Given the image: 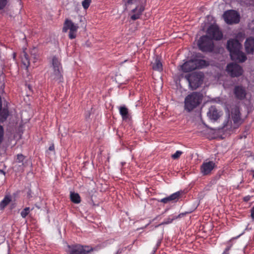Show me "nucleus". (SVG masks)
I'll use <instances>...</instances> for the list:
<instances>
[{"label": "nucleus", "instance_id": "nucleus-1", "mask_svg": "<svg viewBox=\"0 0 254 254\" xmlns=\"http://www.w3.org/2000/svg\"><path fill=\"white\" fill-rule=\"evenodd\" d=\"M227 48L230 52L231 58L233 61L244 62L247 57L242 51V45L237 39H230L228 41Z\"/></svg>", "mask_w": 254, "mask_h": 254}, {"label": "nucleus", "instance_id": "nucleus-2", "mask_svg": "<svg viewBox=\"0 0 254 254\" xmlns=\"http://www.w3.org/2000/svg\"><path fill=\"white\" fill-rule=\"evenodd\" d=\"M203 99L202 94L193 92L188 95L185 99V109L190 112L200 104Z\"/></svg>", "mask_w": 254, "mask_h": 254}, {"label": "nucleus", "instance_id": "nucleus-3", "mask_svg": "<svg viewBox=\"0 0 254 254\" xmlns=\"http://www.w3.org/2000/svg\"><path fill=\"white\" fill-rule=\"evenodd\" d=\"M189 83V85L192 90H195L202 83L204 75L201 72H192L185 76Z\"/></svg>", "mask_w": 254, "mask_h": 254}, {"label": "nucleus", "instance_id": "nucleus-4", "mask_svg": "<svg viewBox=\"0 0 254 254\" xmlns=\"http://www.w3.org/2000/svg\"><path fill=\"white\" fill-rule=\"evenodd\" d=\"M52 65L53 72L51 74L52 78L59 82H62L63 68L60 61L56 57H54L52 59Z\"/></svg>", "mask_w": 254, "mask_h": 254}, {"label": "nucleus", "instance_id": "nucleus-5", "mask_svg": "<svg viewBox=\"0 0 254 254\" xmlns=\"http://www.w3.org/2000/svg\"><path fill=\"white\" fill-rule=\"evenodd\" d=\"M68 254H88L93 251V248L86 245L80 244L68 245Z\"/></svg>", "mask_w": 254, "mask_h": 254}, {"label": "nucleus", "instance_id": "nucleus-6", "mask_svg": "<svg viewBox=\"0 0 254 254\" xmlns=\"http://www.w3.org/2000/svg\"><path fill=\"white\" fill-rule=\"evenodd\" d=\"M197 45L199 49L203 52H211L214 49V44L212 40L206 35L200 38Z\"/></svg>", "mask_w": 254, "mask_h": 254}, {"label": "nucleus", "instance_id": "nucleus-7", "mask_svg": "<svg viewBox=\"0 0 254 254\" xmlns=\"http://www.w3.org/2000/svg\"><path fill=\"white\" fill-rule=\"evenodd\" d=\"M78 28L77 24H74L71 20L66 19L64 24L63 31L66 32L69 30V38L73 39L76 37V32Z\"/></svg>", "mask_w": 254, "mask_h": 254}, {"label": "nucleus", "instance_id": "nucleus-8", "mask_svg": "<svg viewBox=\"0 0 254 254\" xmlns=\"http://www.w3.org/2000/svg\"><path fill=\"white\" fill-rule=\"evenodd\" d=\"M225 21L228 24H237L240 22V15L234 10H229L223 14Z\"/></svg>", "mask_w": 254, "mask_h": 254}, {"label": "nucleus", "instance_id": "nucleus-9", "mask_svg": "<svg viewBox=\"0 0 254 254\" xmlns=\"http://www.w3.org/2000/svg\"><path fill=\"white\" fill-rule=\"evenodd\" d=\"M226 70L232 77H239L243 72V68L240 65L233 63L227 64Z\"/></svg>", "mask_w": 254, "mask_h": 254}, {"label": "nucleus", "instance_id": "nucleus-10", "mask_svg": "<svg viewBox=\"0 0 254 254\" xmlns=\"http://www.w3.org/2000/svg\"><path fill=\"white\" fill-rule=\"evenodd\" d=\"M207 36L212 40H220L222 38L223 34L216 25H211L207 30Z\"/></svg>", "mask_w": 254, "mask_h": 254}, {"label": "nucleus", "instance_id": "nucleus-11", "mask_svg": "<svg viewBox=\"0 0 254 254\" xmlns=\"http://www.w3.org/2000/svg\"><path fill=\"white\" fill-rule=\"evenodd\" d=\"M207 117L213 121H217L222 115V113L219 111L215 106H211L207 113Z\"/></svg>", "mask_w": 254, "mask_h": 254}, {"label": "nucleus", "instance_id": "nucleus-12", "mask_svg": "<svg viewBox=\"0 0 254 254\" xmlns=\"http://www.w3.org/2000/svg\"><path fill=\"white\" fill-rule=\"evenodd\" d=\"M233 93L237 99L242 100L244 99L247 95L246 90L243 86L237 85L234 87Z\"/></svg>", "mask_w": 254, "mask_h": 254}, {"label": "nucleus", "instance_id": "nucleus-13", "mask_svg": "<svg viewBox=\"0 0 254 254\" xmlns=\"http://www.w3.org/2000/svg\"><path fill=\"white\" fill-rule=\"evenodd\" d=\"M182 69L185 72H190L197 68L194 60H190L185 63L182 66Z\"/></svg>", "mask_w": 254, "mask_h": 254}, {"label": "nucleus", "instance_id": "nucleus-14", "mask_svg": "<svg viewBox=\"0 0 254 254\" xmlns=\"http://www.w3.org/2000/svg\"><path fill=\"white\" fill-rule=\"evenodd\" d=\"M232 118L234 124L240 125L243 123V121L240 116V112L238 107H235L231 111Z\"/></svg>", "mask_w": 254, "mask_h": 254}, {"label": "nucleus", "instance_id": "nucleus-15", "mask_svg": "<svg viewBox=\"0 0 254 254\" xmlns=\"http://www.w3.org/2000/svg\"><path fill=\"white\" fill-rule=\"evenodd\" d=\"M215 167V164L213 161L204 162L201 166V171L204 175H208Z\"/></svg>", "mask_w": 254, "mask_h": 254}, {"label": "nucleus", "instance_id": "nucleus-16", "mask_svg": "<svg viewBox=\"0 0 254 254\" xmlns=\"http://www.w3.org/2000/svg\"><path fill=\"white\" fill-rule=\"evenodd\" d=\"M182 193V191H177V192L171 194L170 196H169L168 197L162 198L160 200V202L164 203H167L170 201L176 202L178 200V199L180 198Z\"/></svg>", "mask_w": 254, "mask_h": 254}, {"label": "nucleus", "instance_id": "nucleus-17", "mask_svg": "<svg viewBox=\"0 0 254 254\" xmlns=\"http://www.w3.org/2000/svg\"><path fill=\"white\" fill-rule=\"evenodd\" d=\"M245 47L248 54H253L254 52V37L248 38L245 42Z\"/></svg>", "mask_w": 254, "mask_h": 254}, {"label": "nucleus", "instance_id": "nucleus-18", "mask_svg": "<svg viewBox=\"0 0 254 254\" xmlns=\"http://www.w3.org/2000/svg\"><path fill=\"white\" fill-rule=\"evenodd\" d=\"M144 10V6L143 5H140L136 6L134 9L131 10L134 14L131 16L130 18L132 20H135L139 19Z\"/></svg>", "mask_w": 254, "mask_h": 254}, {"label": "nucleus", "instance_id": "nucleus-19", "mask_svg": "<svg viewBox=\"0 0 254 254\" xmlns=\"http://www.w3.org/2000/svg\"><path fill=\"white\" fill-rule=\"evenodd\" d=\"M152 68L153 70L162 71L163 70V65L161 62L160 58L157 56L154 62L151 63Z\"/></svg>", "mask_w": 254, "mask_h": 254}, {"label": "nucleus", "instance_id": "nucleus-20", "mask_svg": "<svg viewBox=\"0 0 254 254\" xmlns=\"http://www.w3.org/2000/svg\"><path fill=\"white\" fill-rule=\"evenodd\" d=\"M15 163L21 164L22 166L25 167L26 165H29L31 166V163L28 160H25V156L22 154H18L17 155L16 160L15 161Z\"/></svg>", "mask_w": 254, "mask_h": 254}, {"label": "nucleus", "instance_id": "nucleus-21", "mask_svg": "<svg viewBox=\"0 0 254 254\" xmlns=\"http://www.w3.org/2000/svg\"><path fill=\"white\" fill-rule=\"evenodd\" d=\"M11 200V196L10 195H6L0 202V210H3Z\"/></svg>", "mask_w": 254, "mask_h": 254}, {"label": "nucleus", "instance_id": "nucleus-22", "mask_svg": "<svg viewBox=\"0 0 254 254\" xmlns=\"http://www.w3.org/2000/svg\"><path fill=\"white\" fill-rule=\"evenodd\" d=\"M21 57L22 64L25 66L26 68L27 69L30 65V60L28 55L27 54L25 50L23 51Z\"/></svg>", "mask_w": 254, "mask_h": 254}, {"label": "nucleus", "instance_id": "nucleus-23", "mask_svg": "<svg viewBox=\"0 0 254 254\" xmlns=\"http://www.w3.org/2000/svg\"><path fill=\"white\" fill-rule=\"evenodd\" d=\"M120 113L121 115L123 120H125L128 118V110L125 106H121L119 108Z\"/></svg>", "mask_w": 254, "mask_h": 254}, {"label": "nucleus", "instance_id": "nucleus-24", "mask_svg": "<svg viewBox=\"0 0 254 254\" xmlns=\"http://www.w3.org/2000/svg\"><path fill=\"white\" fill-rule=\"evenodd\" d=\"M70 197L71 201L74 203L78 204L81 201L80 197L79 194L77 193L71 192Z\"/></svg>", "mask_w": 254, "mask_h": 254}, {"label": "nucleus", "instance_id": "nucleus-25", "mask_svg": "<svg viewBox=\"0 0 254 254\" xmlns=\"http://www.w3.org/2000/svg\"><path fill=\"white\" fill-rule=\"evenodd\" d=\"M194 60L197 65V68H201L208 65L207 62L204 60L195 59Z\"/></svg>", "mask_w": 254, "mask_h": 254}, {"label": "nucleus", "instance_id": "nucleus-26", "mask_svg": "<svg viewBox=\"0 0 254 254\" xmlns=\"http://www.w3.org/2000/svg\"><path fill=\"white\" fill-rule=\"evenodd\" d=\"M177 219V217L175 215H170L168 218H166L163 222L161 223L160 225H166L169 224Z\"/></svg>", "mask_w": 254, "mask_h": 254}, {"label": "nucleus", "instance_id": "nucleus-27", "mask_svg": "<svg viewBox=\"0 0 254 254\" xmlns=\"http://www.w3.org/2000/svg\"><path fill=\"white\" fill-rule=\"evenodd\" d=\"M30 212V208L26 207L21 212V216L23 218H25Z\"/></svg>", "mask_w": 254, "mask_h": 254}, {"label": "nucleus", "instance_id": "nucleus-28", "mask_svg": "<svg viewBox=\"0 0 254 254\" xmlns=\"http://www.w3.org/2000/svg\"><path fill=\"white\" fill-rule=\"evenodd\" d=\"M91 0H84L82 2V5L85 9H87L90 6Z\"/></svg>", "mask_w": 254, "mask_h": 254}, {"label": "nucleus", "instance_id": "nucleus-29", "mask_svg": "<svg viewBox=\"0 0 254 254\" xmlns=\"http://www.w3.org/2000/svg\"><path fill=\"white\" fill-rule=\"evenodd\" d=\"M183 152L181 151H177L176 152L172 155V158L174 159H177L180 157Z\"/></svg>", "mask_w": 254, "mask_h": 254}, {"label": "nucleus", "instance_id": "nucleus-30", "mask_svg": "<svg viewBox=\"0 0 254 254\" xmlns=\"http://www.w3.org/2000/svg\"><path fill=\"white\" fill-rule=\"evenodd\" d=\"M8 2V0H0V10L5 7Z\"/></svg>", "mask_w": 254, "mask_h": 254}, {"label": "nucleus", "instance_id": "nucleus-31", "mask_svg": "<svg viewBox=\"0 0 254 254\" xmlns=\"http://www.w3.org/2000/svg\"><path fill=\"white\" fill-rule=\"evenodd\" d=\"M37 53V49L36 48H34L31 51V56H33V58L35 60H37V55L36 54Z\"/></svg>", "mask_w": 254, "mask_h": 254}, {"label": "nucleus", "instance_id": "nucleus-32", "mask_svg": "<svg viewBox=\"0 0 254 254\" xmlns=\"http://www.w3.org/2000/svg\"><path fill=\"white\" fill-rule=\"evenodd\" d=\"M252 196H250L249 195H247L245 197H244L243 198V200L245 202H248L249 201H250L252 198Z\"/></svg>", "mask_w": 254, "mask_h": 254}, {"label": "nucleus", "instance_id": "nucleus-33", "mask_svg": "<svg viewBox=\"0 0 254 254\" xmlns=\"http://www.w3.org/2000/svg\"><path fill=\"white\" fill-rule=\"evenodd\" d=\"M78 19L79 20L80 22H83V25L84 26H85V18L83 17L82 16H80V15H78Z\"/></svg>", "mask_w": 254, "mask_h": 254}, {"label": "nucleus", "instance_id": "nucleus-34", "mask_svg": "<svg viewBox=\"0 0 254 254\" xmlns=\"http://www.w3.org/2000/svg\"><path fill=\"white\" fill-rule=\"evenodd\" d=\"M188 213H189V212H186L184 213H181L179 214L178 215L176 216V217H177V219L179 218H181V217L185 216Z\"/></svg>", "mask_w": 254, "mask_h": 254}, {"label": "nucleus", "instance_id": "nucleus-35", "mask_svg": "<svg viewBox=\"0 0 254 254\" xmlns=\"http://www.w3.org/2000/svg\"><path fill=\"white\" fill-rule=\"evenodd\" d=\"M230 247L228 246L225 248V250L222 254H229V251L230 250Z\"/></svg>", "mask_w": 254, "mask_h": 254}, {"label": "nucleus", "instance_id": "nucleus-36", "mask_svg": "<svg viewBox=\"0 0 254 254\" xmlns=\"http://www.w3.org/2000/svg\"><path fill=\"white\" fill-rule=\"evenodd\" d=\"M251 216L253 220H254V206L252 208V209L251 210Z\"/></svg>", "mask_w": 254, "mask_h": 254}, {"label": "nucleus", "instance_id": "nucleus-37", "mask_svg": "<svg viewBox=\"0 0 254 254\" xmlns=\"http://www.w3.org/2000/svg\"><path fill=\"white\" fill-rule=\"evenodd\" d=\"M248 131H245L243 133V135L242 136H241L240 137V139H242V138H246V137H247V135H248Z\"/></svg>", "mask_w": 254, "mask_h": 254}, {"label": "nucleus", "instance_id": "nucleus-38", "mask_svg": "<svg viewBox=\"0 0 254 254\" xmlns=\"http://www.w3.org/2000/svg\"><path fill=\"white\" fill-rule=\"evenodd\" d=\"M54 150H55V146H54V144L53 143L49 147V150H50V151H54Z\"/></svg>", "mask_w": 254, "mask_h": 254}, {"label": "nucleus", "instance_id": "nucleus-39", "mask_svg": "<svg viewBox=\"0 0 254 254\" xmlns=\"http://www.w3.org/2000/svg\"><path fill=\"white\" fill-rule=\"evenodd\" d=\"M132 0H128L127 1V2H126V5L127 4H132Z\"/></svg>", "mask_w": 254, "mask_h": 254}, {"label": "nucleus", "instance_id": "nucleus-40", "mask_svg": "<svg viewBox=\"0 0 254 254\" xmlns=\"http://www.w3.org/2000/svg\"><path fill=\"white\" fill-rule=\"evenodd\" d=\"M245 153V156L251 155V153L250 152H246Z\"/></svg>", "mask_w": 254, "mask_h": 254}, {"label": "nucleus", "instance_id": "nucleus-41", "mask_svg": "<svg viewBox=\"0 0 254 254\" xmlns=\"http://www.w3.org/2000/svg\"><path fill=\"white\" fill-rule=\"evenodd\" d=\"M28 88L30 90L31 89V86L30 85H29L28 86Z\"/></svg>", "mask_w": 254, "mask_h": 254}, {"label": "nucleus", "instance_id": "nucleus-42", "mask_svg": "<svg viewBox=\"0 0 254 254\" xmlns=\"http://www.w3.org/2000/svg\"><path fill=\"white\" fill-rule=\"evenodd\" d=\"M254 178V176H253Z\"/></svg>", "mask_w": 254, "mask_h": 254}, {"label": "nucleus", "instance_id": "nucleus-43", "mask_svg": "<svg viewBox=\"0 0 254 254\" xmlns=\"http://www.w3.org/2000/svg\"><path fill=\"white\" fill-rule=\"evenodd\" d=\"M253 175H254V174H253Z\"/></svg>", "mask_w": 254, "mask_h": 254}]
</instances>
